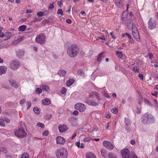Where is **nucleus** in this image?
<instances>
[{"label":"nucleus","instance_id":"obj_1","mask_svg":"<svg viewBox=\"0 0 158 158\" xmlns=\"http://www.w3.org/2000/svg\"><path fill=\"white\" fill-rule=\"evenodd\" d=\"M79 47L76 44H72L68 47L67 49V54L71 57L76 56L79 52Z\"/></svg>","mask_w":158,"mask_h":158},{"label":"nucleus","instance_id":"obj_2","mask_svg":"<svg viewBox=\"0 0 158 158\" xmlns=\"http://www.w3.org/2000/svg\"><path fill=\"white\" fill-rule=\"evenodd\" d=\"M142 122L144 124L148 125L154 123L155 119L154 117L149 113H147L142 115L141 117Z\"/></svg>","mask_w":158,"mask_h":158},{"label":"nucleus","instance_id":"obj_3","mask_svg":"<svg viewBox=\"0 0 158 158\" xmlns=\"http://www.w3.org/2000/svg\"><path fill=\"white\" fill-rule=\"evenodd\" d=\"M56 155L57 158H67L68 156L67 150L63 147L57 150Z\"/></svg>","mask_w":158,"mask_h":158},{"label":"nucleus","instance_id":"obj_4","mask_svg":"<svg viewBox=\"0 0 158 158\" xmlns=\"http://www.w3.org/2000/svg\"><path fill=\"white\" fill-rule=\"evenodd\" d=\"M14 134L16 136L20 138H23L26 137L27 135V134L22 126L19 127L18 130L14 132Z\"/></svg>","mask_w":158,"mask_h":158},{"label":"nucleus","instance_id":"obj_5","mask_svg":"<svg viewBox=\"0 0 158 158\" xmlns=\"http://www.w3.org/2000/svg\"><path fill=\"white\" fill-rule=\"evenodd\" d=\"M46 36L44 33H40L36 36L35 38V42L41 44H44L45 42Z\"/></svg>","mask_w":158,"mask_h":158},{"label":"nucleus","instance_id":"obj_6","mask_svg":"<svg viewBox=\"0 0 158 158\" xmlns=\"http://www.w3.org/2000/svg\"><path fill=\"white\" fill-rule=\"evenodd\" d=\"M132 35L135 40L138 42L141 41L139 34L138 32L137 28L135 26L132 25Z\"/></svg>","mask_w":158,"mask_h":158},{"label":"nucleus","instance_id":"obj_7","mask_svg":"<svg viewBox=\"0 0 158 158\" xmlns=\"http://www.w3.org/2000/svg\"><path fill=\"white\" fill-rule=\"evenodd\" d=\"M75 108L79 110L80 112H82L85 110L86 107L83 104L80 103H77L75 105Z\"/></svg>","mask_w":158,"mask_h":158},{"label":"nucleus","instance_id":"obj_8","mask_svg":"<svg viewBox=\"0 0 158 158\" xmlns=\"http://www.w3.org/2000/svg\"><path fill=\"white\" fill-rule=\"evenodd\" d=\"M156 27V23L155 20L150 18L148 23V27L149 30L154 29Z\"/></svg>","mask_w":158,"mask_h":158},{"label":"nucleus","instance_id":"obj_9","mask_svg":"<svg viewBox=\"0 0 158 158\" xmlns=\"http://www.w3.org/2000/svg\"><path fill=\"white\" fill-rule=\"evenodd\" d=\"M129 7V4H127V11H123V13L122 19H121V23H123L124 21H125L127 18V16L128 15V10Z\"/></svg>","mask_w":158,"mask_h":158},{"label":"nucleus","instance_id":"obj_10","mask_svg":"<svg viewBox=\"0 0 158 158\" xmlns=\"http://www.w3.org/2000/svg\"><path fill=\"white\" fill-rule=\"evenodd\" d=\"M121 153L123 158H130L131 153H129V150L127 148L123 150Z\"/></svg>","mask_w":158,"mask_h":158},{"label":"nucleus","instance_id":"obj_11","mask_svg":"<svg viewBox=\"0 0 158 158\" xmlns=\"http://www.w3.org/2000/svg\"><path fill=\"white\" fill-rule=\"evenodd\" d=\"M20 66V64L18 60H14L12 61L10 64V68L12 69L16 70L19 68Z\"/></svg>","mask_w":158,"mask_h":158},{"label":"nucleus","instance_id":"obj_12","mask_svg":"<svg viewBox=\"0 0 158 158\" xmlns=\"http://www.w3.org/2000/svg\"><path fill=\"white\" fill-rule=\"evenodd\" d=\"M104 146L106 148L108 149L112 150L114 148V146L111 143L108 141H104L103 142Z\"/></svg>","mask_w":158,"mask_h":158},{"label":"nucleus","instance_id":"obj_13","mask_svg":"<svg viewBox=\"0 0 158 158\" xmlns=\"http://www.w3.org/2000/svg\"><path fill=\"white\" fill-rule=\"evenodd\" d=\"M58 128L59 132L61 133L65 132L68 129L67 126L64 124L59 125L58 126Z\"/></svg>","mask_w":158,"mask_h":158},{"label":"nucleus","instance_id":"obj_14","mask_svg":"<svg viewBox=\"0 0 158 158\" xmlns=\"http://www.w3.org/2000/svg\"><path fill=\"white\" fill-rule=\"evenodd\" d=\"M56 141L57 144H63L65 143L66 142L65 139L61 136H58L56 137Z\"/></svg>","mask_w":158,"mask_h":158},{"label":"nucleus","instance_id":"obj_15","mask_svg":"<svg viewBox=\"0 0 158 158\" xmlns=\"http://www.w3.org/2000/svg\"><path fill=\"white\" fill-rule=\"evenodd\" d=\"M7 70V67L5 66H0V75L5 74Z\"/></svg>","mask_w":158,"mask_h":158},{"label":"nucleus","instance_id":"obj_16","mask_svg":"<svg viewBox=\"0 0 158 158\" xmlns=\"http://www.w3.org/2000/svg\"><path fill=\"white\" fill-rule=\"evenodd\" d=\"M85 102L88 104L93 106H95L98 105V103L92 99H86Z\"/></svg>","mask_w":158,"mask_h":158},{"label":"nucleus","instance_id":"obj_17","mask_svg":"<svg viewBox=\"0 0 158 158\" xmlns=\"http://www.w3.org/2000/svg\"><path fill=\"white\" fill-rule=\"evenodd\" d=\"M127 27L129 29H130L132 27L133 25L131 22L130 19H128L125 21Z\"/></svg>","mask_w":158,"mask_h":158},{"label":"nucleus","instance_id":"obj_18","mask_svg":"<svg viewBox=\"0 0 158 158\" xmlns=\"http://www.w3.org/2000/svg\"><path fill=\"white\" fill-rule=\"evenodd\" d=\"M89 98H98L99 97L98 93L96 92H93L92 94H89Z\"/></svg>","mask_w":158,"mask_h":158},{"label":"nucleus","instance_id":"obj_19","mask_svg":"<svg viewBox=\"0 0 158 158\" xmlns=\"http://www.w3.org/2000/svg\"><path fill=\"white\" fill-rule=\"evenodd\" d=\"M23 37H20L14 41L12 43V44L13 45H16L21 42L23 40Z\"/></svg>","mask_w":158,"mask_h":158},{"label":"nucleus","instance_id":"obj_20","mask_svg":"<svg viewBox=\"0 0 158 158\" xmlns=\"http://www.w3.org/2000/svg\"><path fill=\"white\" fill-rule=\"evenodd\" d=\"M75 81V80L73 79H70L68 80L66 83V86L69 87Z\"/></svg>","mask_w":158,"mask_h":158},{"label":"nucleus","instance_id":"obj_21","mask_svg":"<svg viewBox=\"0 0 158 158\" xmlns=\"http://www.w3.org/2000/svg\"><path fill=\"white\" fill-rule=\"evenodd\" d=\"M42 103L44 105H48L51 103L50 99H43L42 101Z\"/></svg>","mask_w":158,"mask_h":158},{"label":"nucleus","instance_id":"obj_22","mask_svg":"<svg viewBox=\"0 0 158 158\" xmlns=\"http://www.w3.org/2000/svg\"><path fill=\"white\" fill-rule=\"evenodd\" d=\"M87 158H96L94 154L91 152L88 153L86 154Z\"/></svg>","mask_w":158,"mask_h":158},{"label":"nucleus","instance_id":"obj_23","mask_svg":"<svg viewBox=\"0 0 158 158\" xmlns=\"http://www.w3.org/2000/svg\"><path fill=\"white\" fill-rule=\"evenodd\" d=\"M27 27L26 25H22L18 28V30L19 31H23L25 30Z\"/></svg>","mask_w":158,"mask_h":158},{"label":"nucleus","instance_id":"obj_24","mask_svg":"<svg viewBox=\"0 0 158 158\" xmlns=\"http://www.w3.org/2000/svg\"><path fill=\"white\" fill-rule=\"evenodd\" d=\"M24 53L23 51L20 50L17 52V55L18 57L20 58L24 55Z\"/></svg>","mask_w":158,"mask_h":158},{"label":"nucleus","instance_id":"obj_25","mask_svg":"<svg viewBox=\"0 0 158 158\" xmlns=\"http://www.w3.org/2000/svg\"><path fill=\"white\" fill-rule=\"evenodd\" d=\"M115 4L118 6L121 7L122 6L121 3L122 2V0H114Z\"/></svg>","mask_w":158,"mask_h":158},{"label":"nucleus","instance_id":"obj_26","mask_svg":"<svg viewBox=\"0 0 158 158\" xmlns=\"http://www.w3.org/2000/svg\"><path fill=\"white\" fill-rule=\"evenodd\" d=\"M53 19L52 18H50L48 19H45L44 20L42 21V23L44 25L47 23H48L51 22L52 21Z\"/></svg>","mask_w":158,"mask_h":158},{"label":"nucleus","instance_id":"obj_27","mask_svg":"<svg viewBox=\"0 0 158 158\" xmlns=\"http://www.w3.org/2000/svg\"><path fill=\"white\" fill-rule=\"evenodd\" d=\"M58 73L60 76H64L66 74V71L62 70H60L59 71Z\"/></svg>","mask_w":158,"mask_h":158},{"label":"nucleus","instance_id":"obj_28","mask_svg":"<svg viewBox=\"0 0 158 158\" xmlns=\"http://www.w3.org/2000/svg\"><path fill=\"white\" fill-rule=\"evenodd\" d=\"M20 158H30V156L28 153L24 152L21 155Z\"/></svg>","mask_w":158,"mask_h":158},{"label":"nucleus","instance_id":"obj_29","mask_svg":"<svg viewBox=\"0 0 158 158\" xmlns=\"http://www.w3.org/2000/svg\"><path fill=\"white\" fill-rule=\"evenodd\" d=\"M124 122L127 127L130 126L131 125V122L130 119L128 118H125Z\"/></svg>","mask_w":158,"mask_h":158},{"label":"nucleus","instance_id":"obj_30","mask_svg":"<svg viewBox=\"0 0 158 158\" xmlns=\"http://www.w3.org/2000/svg\"><path fill=\"white\" fill-rule=\"evenodd\" d=\"M103 54V53H101L98 55L97 59V60L98 61H100L101 60L102 58H104V57L102 56Z\"/></svg>","mask_w":158,"mask_h":158},{"label":"nucleus","instance_id":"obj_31","mask_svg":"<svg viewBox=\"0 0 158 158\" xmlns=\"http://www.w3.org/2000/svg\"><path fill=\"white\" fill-rule=\"evenodd\" d=\"M115 53L116 55L118 57L120 58L121 59L123 57V54L121 52L116 51Z\"/></svg>","mask_w":158,"mask_h":158},{"label":"nucleus","instance_id":"obj_32","mask_svg":"<svg viewBox=\"0 0 158 158\" xmlns=\"http://www.w3.org/2000/svg\"><path fill=\"white\" fill-rule=\"evenodd\" d=\"M10 85H11L12 86L14 87L15 88H17L18 87V85L16 83L15 81H13L10 82Z\"/></svg>","mask_w":158,"mask_h":158},{"label":"nucleus","instance_id":"obj_33","mask_svg":"<svg viewBox=\"0 0 158 158\" xmlns=\"http://www.w3.org/2000/svg\"><path fill=\"white\" fill-rule=\"evenodd\" d=\"M109 158H116L117 155L113 153H109L108 154Z\"/></svg>","mask_w":158,"mask_h":158},{"label":"nucleus","instance_id":"obj_34","mask_svg":"<svg viewBox=\"0 0 158 158\" xmlns=\"http://www.w3.org/2000/svg\"><path fill=\"white\" fill-rule=\"evenodd\" d=\"M133 70L135 73H138L139 72V68L135 66L133 68Z\"/></svg>","mask_w":158,"mask_h":158},{"label":"nucleus","instance_id":"obj_35","mask_svg":"<svg viewBox=\"0 0 158 158\" xmlns=\"http://www.w3.org/2000/svg\"><path fill=\"white\" fill-rule=\"evenodd\" d=\"M129 40L128 41L129 42L132 44H134L135 42L133 39L132 38L131 36L128 38Z\"/></svg>","mask_w":158,"mask_h":158},{"label":"nucleus","instance_id":"obj_36","mask_svg":"<svg viewBox=\"0 0 158 158\" xmlns=\"http://www.w3.org/2000/svg\"><path fill=\"white\" fill-rule=\"evenodd\" d=\"M110 111L112 113L114 114H116L118 112V109L117 108H114L111 109Z\"/></svg>","mask_w":158,"mask_h":158},{"label":"nucleus","instance_id":"obj_37","mask_svg":"<svg viewBox=\"0 0 158 158\" xmlns=\"http://www.w3.org/2000/svg\"><path fill=\"white\" fill-rule=\"evenodd\" d=\"M34 112L36 114H39L40 113V111L38 107H35L33 109Z\"/></svg>","mask_w":158,"mask_h":158},{"label":"nucleus","instance_id":"obj_38","mask_svg":"<svg viewBox=\"0 0 158 158\" xmlns=\"http://www.w3.org/2000/svg\"><path fill=\"white\" fill-rule=\"evenodd\" d=\"M57 13V14L60 15H63V13L62 9H58Z\"/></svg>","mask_w":158,"mask_h":158},{"label":"nucleus","instance_id":"obj_39","mask_svg":"<svg viewBox=\"0 0 158 158\" xmlns=\"http://www.w3.org/2000/svg\"><path fill=\"white\" fill-rule=\"evenodd\" d=\"M130 158H138V157L136 156L134 152H132L131 153Z\"/></svg>","mask_w":158,"mask_h":158},{"label":"nucleus","instance_id":"obj_40","mask_svg":"<svg viewBox=\"0 0 158 158\" xmlns=\"http://www.w3.org/2000/svg\"><path fill=\"white\" fill-rule=\"evenodd\" d=\"M43 89L46 91H48L49 89V87L47 85H45L43 86Z\"/></svg>","mask_w":158,"mask_h":158},{"label":"nucleus","instance_id":"obj_41","mask_svg":"<svg viewBox=\"0 0 158 158\" xmlns=\"http://www.w3.org/2000/svg\"><path fill=\"white\" fill-rule=\"evenodd\" d=\"M150 60V62L152 64L156 63L157 64L158 63V61L155 59V57Z\"/></svg>","mask_w":158,"mask_h":158},{"label":"nucleus","instance_id":"obj_42","mask_svg":"<svg viewBox=\"0 0 158 158\" xmlns=\"http://www.w3.org/2000/svg\"><path fill=\"white\" fill-rule=\"evenodd\" d=\"M36 93L38 94H40L42 92V90L39 88H38L36 89L35 91Z\"/></svg>","mask_w":158,"mask_h":158},{"label":"nucleus","instance_id":"obj_43","mask_svg":"<svg viewBox=\"0 0 158 158\" xmlns=\"http://www.w3.org/2000/svg\"><path fill=\"white\" fill-rule=\"evenodd\" d=\"M37 126L40 127L41 128H44V125L43 123L38 122L37 124Z\"/></svg>","mask_w":158,"mask_h":158},{"label":"nucleus","instance_id":"obj_44","mask_svg":"<svg viewBox=\"0 0 158 158\" xmlns=\"http://www.w3.org/2000/svg\"><path fill=\"white\" fill-rule=\"evenodd\" d=\"M2 28L0 27V37L2 38L3 37L4 35V33L2 32Z\"/></svg>","mask_w":158,"mask_h":158},{"label":"nucleus","instance_id":"obj_45","mask_svg":"<svg viewBox=\"0 0 158 158\" xmlns=\"http://www.w3.org/2000/svg\"><path fill=\"white\" fill-rule=\"evenodd\" d=\"M66 92V89L64 87H63L62 88L60 92L62 94H64Z\"/></svg>","mask_w":158,"mask_h":158},{"label":"nucleus","instance_id":"obj_46","mask_svg":"<svg viewBox=\"0 0 158 158\" xmlns=\"http://www.w3.org/2000/svg\"><path fill=\"white\" fill-rule=\"evenodd\" d=\"M54 7V3H52L50 4L49 6L48 7V8L49 9H53Z\"/></svg>","mask_w":158,"mask_h":158},{"label":"nucleus","instance_id":"obj_47","mask_svg":"<svg viewBox=\"0 0 158 158\" xmlns=\"http://www.w3.org/2000/svg\"><path fill=\"white\" fill-rule=\"evenodd\" d=\"M102 155L103 156H105L106 153V150L104 149H102L101 150Z\"/></svg>","mask_w":158,"mask_h":158},{"label":"nucleus","instance_id":"obj_48","mask_svg":"<svg viewBox=\"0 0 158 158\" xmlns=\"http://www.w3.org/2000/svg\"><path fill=\"white\" fill-rule=\"evenodd\" d=\"M44 13L43 12H38L37 13V16L39 17H41L44 15Z\"/></svg>","mask_w":158,"mask_h":158},{"label":"nucleus","instance_id":"obj_49","mask_svg":"<svg viewBox=\"0 0 158 158\" xmlns=\"http://www.w3.org/2000/svg\"><path fill=\"white\" fill-rule=\"evenodd\" d=\"M4 122L3 119H0V126H5V124Z\"/></svg>","mask_w":158,"mask_h":158},{"label":"nucleus","instance_id":"obj_50","mask_svg":"<svg viewBox=\"0 0 158 158\" xmlns=\"http://www.w3.org/2000/svg\"><path fill=\"white\" fill-rule=\"evenodd\" d=\"M48 134V132L47 130H45L43 133V136H47Z\"/></svg>","mask_w":158,"mask_h":158},{"label":"nucleus","instance_id":"obj_51","mask_svg":"<svg viewBox=\"0 0 158 158\" xmlns=\"http://www.w3.org/2000/svg\"><path fill=\"white\" fill-rule=\"evenodd\" d=\"M144 103L147 105H148L149 106L151 105V103L150 101L147 99H144Z\"/></svg>","mask_w":158,"mask_h":158},{"label":"nucleus","instance_id":"obj_52","mask_svg":"<svg viewBox=\"0 0 158 158\" xmlns=\"http://www.w3.org/2000/svg\"><path fill=\"white\" fill-rule=\"evenodd\" d=\"M126 35L127 36H128V38H129V37H131V35H130L129 34L127 33H124L122 35V36L123 37H125V36H126Z\"/></svg>","mask_w":158,"mask_h":158},{"label":"nucleus","instance_id":"obj_53","mask_svg":"<svg viewBox=\"0 0 158 158\" xmlns=\"http://www.w3.org/2000/svg\"><path fill=\"white\" fill-rule=\"evenodd\" d=\"M3 120L4 122H5L7 123H9L10 122V119L7 118H4Z\"/></svg>","mask_w":158,"mask_h":158},{"label":"nucleus","instance_id":"obj_54","mask_svg":"<svg viewBox=\"0 0 158 158\" xmlns=\"http://www.w3.org/2000/svg\"><path fill=\"white\" fill-rule=\"evenodd\" d=\"M151 94L155 98H157L158 92H157L154 91L153 93H152Z\"/></svg>","mask_w":158,"mask_h":158},{"label":"nucleus","instance_id":"obj_55","mask_svg":"<svg viewBox=\"0 0 158 158\" xmlns=\"http://www.w3.org/2000/svg\"><path fill=\"white\" fill-rule=\"evenodd\" d=\"M149 56L150 60H151L152 59H153L154 58V57L152 55V53H150L149 54Z\"/></svg>","mask_w":158,"mask_h":158},{"label":"nucleus","instance_id":"obj_56","mask_svg":"<svg viewBox=\"0 0 158 158\" xmlns=\"http://www.w3.org/2000/svg\"><path fill=\"white\" fill-rule=\"evenodd\" d=\"M52 117L51 114H47L46 116V119L47 120H49Z\"/></svg>","mask_w":158,"mask_h":158},{"label":"nucleus","instance_id":"obj_57","mask_svg":"<svg viewBox=\"0 0 158 158\" xmlns=\"http://www.w3.org/2000/svg\"><path fill=\"white\" fill-rule=\"evenodd\" d=\"M41 19H40L38 17H35L33 20V22H35L37 21H40Z\"/></svg>","mask_w":158,"mask_h":158},{"label":"nucleus","instance_id":"obj_58","mask_svg":"<svg viewBox=\"0 0 158 158\" xmlns=\"http://www.w3.org/2000/svg\"><path fill=\"white\" fill-rule=\"evenodd\" d=\"M27 110H28L31 106V102H27Z\"/></svg>","mask_w":158,"mask_h":158},{"label":"nucleus","instance_id":"obj_59","mask_svg":"<svg viewBox=\"0 0 158 158\" xmlns=\"http://www.w3.org/2000/svg\"><path fill=\"white\" fill-rule=\"evenodd\" d=\"M78 74L79 75H82L83 74L84 72L81 69L77 71Z\"/></svg>","mask_w":158,"mask_h":158},{"label":"nucleus","instance_id":"obj_60","mask_svg":"<svg viewBox=\"0 0 158 158\" xmlns=\"http://www.w3.org/2000/svg\"><path fill=\"white\" fill-rule=\"evenodd\" d=\"M91 139V138L90 137L86 138L84 139V142H86L90 141Z\"/></svg>","mask_w":158,"mask_h":158},{"label":"nucleus","instance_id":"obj_61","mask_svg":"<svg viewBox=\"0 0 158 158\" xmlns=\"http://www.w3.org/2000/svg\"><path fill=\"white\" fill-rule=\"evenodd\" d=\"M78 112L77 110H74L72 114L74 115H77L78 114Z\"/></svg>","mask_w":158,"mask_h":158},{"label":"nucleus","instance_id":"obj_62","mask_svg":"<svg viewBox=\"0 0 158 158\" xmlns=\"http://www.w3.org/2000/svg\"><path fill=\"white\" fill-rule=\"evenodd\" d=\"M57 4L60 7H62L63 6V4L59 2V1H58L57 2Z\"/></svg>","mask_w":158,"mask_h":158},{"label":"nucleus","instance_id":"obj_63","mask_svg":"<svg viewBox=\"0 0 158 158\" xmlns=\"http://www.w3.org/2000/svg\"><path fill=\"white\" fill-rule=\"evenodd\" d=\"M1 151L3 152L4 153H6V149L4 148H2L0 149Z\"/></svg>","mask_w":158,"mask_h":158},{"label":"nucleus","instance_id":"obj_64","mask_svg":"<svg viewBox=\"0 0 158 158\" xmlns=\"http://www.w3.org/2000/svg\"><path fill=\"white\" fill-rule=\"evenodd\" d=\"M110 35H111V37L113 39H116V38L115 36L114 35L113 32H111L110 33Z\"/></svg>","mask_w":158,"mask_h":158}]
</instances>
